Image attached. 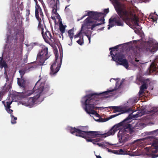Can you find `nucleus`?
I'll use <instances>...</instances> for the list:
<instances>
[{
	"instance_id": "f257e3e1",
	"label": "nucleus",
	"mask_w": 158,
	"mask_h": 158,
	"mask_svg": "<svg viewBox=\"0 0 158 158\" xmlns=\"http://www.w3.org/2000/svg\"><path fill=\"white\" fill-rule=\"evenodd\" d=\"M117 89H114L110 90H107L106 91L102 93H94L89 94L84 96L82 99L84 101V104L85 106L84 108L85 111L89 114L94 115L97 112L94 109L99 110L100 108H104L106 107H99L95 106L96 105V102L97 101L98 97L100 95H107L109 94H112L114 95L117 93Z\"/></svg>"
},
{
	"instance_id": "f03ea898",
	"label": "nucleus",
	"mask_w": 158,
	"mask_h": 158,
	"mask_svg": "<svg viewBox=\"0 0 158 158\" xmlns=\"http://www.w3.org/2000/svg\"><path fill=\"white\" fill-rule=\"evenodd\" d=\"M87 12V11H86ZM87 14L83 15L77 20L79 21L87 16L89 17L84 21L81 28L91 26L90 29L93 30L94 28L105 23L104 14L103 13H98L93 11H88Z\"/></svg>"
},
{
	"instance_id": "7ed1b4c3",
	"label": "nucleus",
	"mask_w": 158,
	"mask_h": 158,
	"mask_svg": "<svg viewBox=\"0 0 158 158\" xmlns=\"http://www.w3.org/2000/svg\"><path fill=\"white\" fill-rule=\"evenodd\" d=\"M127 120V119H125L113 127L117 131L119 129L118 137L120 143H124L128 141L129 135H132L134 132V128L131 125L125 123V122Z\"/></svg>"
},
{
	"instance_id": "20e7f679",
	"label": "nucleus",
	"mask_w": 158,
	"mask_h": 158,
	"mask_svg": "<svg viewBox=\"0 0 158 158\" xmlns=\"http://www.w3.org/2000/svg\"><path fill=\"white\" fill-rule=\"evenodd\" d=\"M68 129L72 134L76 133V136H79L85 138L87 142H92L94 144H96L97 142L101 140L99 138H96L94 139H91V138L100 137L101 134H99L98 132L96 131H85L75 127H69Z\"/></svg>"
},
{
	"instance_id": "39448f33",
	"label": "nucleus",
	"mask_w": 158,
	"mask_h": 158,
	"mask_svg": "<svg viewBox=\"0 0 158 158\" xmlns=\"http://www.w3.org/2000/svg\"><path fill=\"white\" fill-rule=\"evenodd\" d=\"M120 46V45H117L114 47L110 48H109L110 50H111L110 52V53L112 57V60L116 61V62H118L119 65H122L124 66L126 69H128L129 67V64L127 60L125 58L124 55L121 52H118L116 51L114 52L115 54H114L113 52L114 51L112 49H116Z\"/></svg>"
},
{
	"instance_id": "423d86ee",
	"label": "nucleus",
	"mask_w": 158,
	"mask_h": 158,
	"mask_svg": "<svg viewBox=\"0 0 158 158\" xmlns=\"http://www.w3.org/2000/svg\"><path fill=\"white\" fill-rule=\"evenodd\" d=\"M114 6L115 10L120 17H123V15L127 16L128 15L129 10L130 7H127L123 4L119 3L118 0H110Z\"/></svg>"
},
{
	"instance_id": "0eeeda50",
	"label": "nucleus",
	"mask_w": 158,
	"mask_h": 158,
	"mask_svg": "<svg viewBox=\"0 0 158 158\" xmlns=\"http://www.w3.org/2000/svg\"><path fill=\"white\" fill-rule=\"evenodd\" d=\"M48 48L45 46H43L37 56L36 60L38 62V65H45V61L48 59L50 56V52H48Z\"/></svg>"
},
{
	"instance_id": "6e6552de",
	"label": "nucleus",
	"mask_w": 158,
	"mask_h": 158,
	"mask_svg": "<svg viewBox=\"0 0 158 158\" xmlns=\"http://www.w3.org/2000/svg\"><path fill=\"white\" fill-rule=\"evenodd\" d=\"M50 87L48 85H45L44 83H41L37 88L35 90V93L37 94L33 97H31L29 101H32V103H34L35 101L41 96L42 93L45 94L47 93L49 90Z\"/></svg>"
},
{
	"instance_id": "1a4fd4ad",
	"label": "nucleus",
	"mask_w": 158,
	"mask_h": 158,
	"mask_svg": "<svg viewBox=\"0 0 158 158\" xmlns=\"http://www.w3.org/2000/svg\"><path fill=\"white\" fill-rule=\"evenodd\" d=\"M123 21L126 22L123 20L122 18L117 15L112 16L109 19V24L108 25V29H110L111 27L114 26H123Z\"/></svg>"
},
{
	"instance_id": "9d476101",
	"label": "nucleus",
	"mask_w": 158,
	"mask_h": 158,
	"mask_svg": "<svg viewBox=\"0 0 158 158\" xmlns=\"http://www.w3.org/2000/svg\"><path fill=\"white\" fill-rule=\"evenodd\" d=\"M128 15L125 16L123 15L122 18L125 21H130L131 20L134 22L135 26H138L139 25L138 23L139 19L136 15L134 14L131 8L129 10Z\"/></svg>"
},
{
	"instance_id": "9b49d317",
	"label": "nucleus",
	"mask_w": 158,
	"mask_h": 158,
	"mask_svg": "<svg viewBox=\"0 0 158 158\" xmlns=\"http://www.w3.org/2000/svg\"><path fill=\"white\" fill-rule=\"evenodd\" d=\"M128 15L125 16L123 15L122 18L125 21H130L131 20L134 22L135 26H138L139 25L138 23L139 19L136 15L134 14L131 8L129 10Z\"/></svg>"
},
{
	"instance_id": "f8f14e48",
	"label": "nucleus",
	"mask_w": 158,
	"mask_h": 158,
	"mask_svg": "<svg viewBox=\"0 0 158 158\" xmlns=\"http://www.w3.org/2000/svg\"><path fill=\"white\" fill-rule=\"evenodd\" d=\"M58 58L57 55H55V61L52 63L50 67V74L52 76L56 74L59 70L62 62V59H60V62L58 63L57 60Z\"/></svg>"
},
{
	"instance_id": "ddd939ff",
	"label": "nucleus",
	"mask_w": 158,
	"mask_h": 158,
	"mask_svg": "<svg viewBox=\"0 0 158 158\" xmlns=\"http://www.w3.org/2000/svg\"><path fill=\"white\" fill-rule=\"evenodd\" d=\"M47 1L48 3L50 5V6L53 8L52 12L56 15L57 19L60 18V15L57 12V4L59 2V0H47Z\"/></svg>"
},
{
	"instance_id": "4468645a",
	"label": "nucleus",
	"mask_w": 158,
	"mask_h": 158,
	"mask_svg": "<svg viewBox=\"0 0 158 158\" xmlns=\"http://www.w3.org/2000/svg\"><path fill=\"white\" fill-rule=\"evenodd\" d=\"M42 34L44 40L46 43L49 44L50 41L52 43H54L55 42V39L54 38V35L53 34V35H52L50 31H46L44 34L42 31Z\"/></svg>"
},
{
	"instance_id": "2eb2a0df",
	"label": "nucleus",
	"mask_w": 158,
	"mask_h": 158,
	"mask_svg": "<svg viewBox=\"0 0 158 158\" xmlns=\"http://www.w3.org/2000/svg\"><path fill=\"white\" fill-rule=\"evenodd\" d=\"M40 80H39L36 84H35V86L34 87L33 89L32 90H25L24 92H23L21 93V96L23 98H26L27 97H28L31 95V94L35 93V95L37 93H35V90L36 89V85L37 83H38L39 81Z\"/></svg>"
},
{
	"instance_id": "dca6fc26",
	"label": "nucleus",
	"mask_w": 158,
	"mask_h": 158,
	"mask_svg": "<svg viewBox=\"0 0 158 158\" xmlns=\"http://www.w3.org/2000/svg\"><path fill=\"white\" fill-rule=\"evenodd\" d=\"M150 80L149 79H147L144 80L143 81V84L140 86V90L139 92V94L140 96L143 95L144 93V89H147L148 86V83L149 84Z\"/></svg>"
},
{
	"instance_id": "f3484780",
	"label": "nucleus",
	"mask_w": 158,
	"mask_h": 158,
	"mask_svg": "<svg viewBox=\"0 0 158 158\" xmlns=\"http://www.w3.org/2000/svg\"><path fill=\"white\" fill-rule=\"evenodd\" d=\"M36 10L38 12V18H42L43 20L44 19V15L42 10L41 8H40V6H35V15L36 17Z\"/></svg>"
},
{
	"instance_id": "a211bd4d",
	"label": "nucleus",
	"mask_w": 158,
	"mask_h": 158,
	"mask_svg": "<svg viewBox=\"0 0 158 158\" xmlns=\"http://www.w3.org/2000/svg\"><path fill=\"white\" fill-rule=\"evenodd\" d=\"M9 100V99H8L7 98L6 100V105L4 104V106L5 107V109L7 112L10 114H11V113L13 112V110H12L10 109V108L11 107L10 105L12 103V101L10 102L9 101H8Z\"/></svg>"
},
{
	"instance_id": "6ab92c4d",
	"label": "nucleus",
	"mask_w": 158,
	"mask_h": 158,
	"mask_svg": "<svg viewBox=\"0 0 158 158\" xmlns=\"http://www.w3.org/2000/svg\"><path fill=\"white\" fill-rule=\"evenodd\" d=\"M154 137L148 136L147 137V139L150 140H153V142L152 144V146L154 147H155L158 148V139L153 140Z\"/></svg>"
},
{
	"instance_id": "aec40b11",
	"label": "nucleus",
	"mask_w": 158,
	"mask_h": 158,
	"mask_svg": "<svg viewBox=\"0 0 158 158\" xmlns=\"http://www.w3.org/2000/svg\"><path fill=\"white\" fill-rule=\"evenodd\" d=\"M115 153L119 155H127L128 154L127 151L125 149H122L117 150Z\"/></svg>"
},
{
	"instance_id": "412c9836",
	"label": "nucleus",
	"mask_w": 158,
	"mask_h": 158,
	"mask_svg": "<svg viewBox=\"0 0 158 158\" xmlns=\"http://www.w3.org/2000/svg\"><path fill=\"white\" fill-rule=\"evenodd\" d=\"M73 31L74 29L73 28L69 30L68 31V36H69L71 42V45L69 44L70 45H72V40L74 36Z\"/></svg>"
},
{
	"instance_id": "4be33fe9",
	"label": "nucleus",
	"mask_w": 158,
	"mask_h": 158,
	"mask_svg": "<svg viewBox=\"0 0 158 158\" xmlns=\"http://www.w3.org/2000/svg\"><path fill=\"white\" fill-rule=\"evenodd\" d=\"M117 131V130H116L113 127L107 133L105 134H103V135H106L107 134H108V135H107V136L110 135H113Z\"/></svg>"
},
{
	"instance_id": "5701e85b",
	"label": "nucleus",
	"mask_w": 158,
	"mask_h": 158,
	"mask_svg": "<svg viewBox=\"0 0 158 158\" xmlns=\"http://www.w3.org/2000/svg\"><path fill=\"white\" fill-rule=\"evenodd\" d=\"M117 131V130H116L113 127L107 133L105 134H103V135H106L107 134H108V135H107V136L110 135H113Z\"/></svg>"
},
{
	"instance_id": "b1692460",
	"label": "nucleus",
	"mask_w": 158,
	"mask_h": 158,
	"mask_svg": "<svg viewBox=\"0 0 158 158\" xmlns=\"http://www.w3.org/2000/svg\"><path fill=\"white\" fill-rule=\"evenodd\" d=\"M36 18L38 20L39 22V24L38 26V27L39 28H42V25L41 24L42 20L40 18H38V12H37V10H36Z\"/></svg>"
},
{
	"instance_id": "393cba45",
	"label": "nucleus",
	"mask_w": 158,
	"mask_h": 158,
	"mask_svg": "<svg viewBox=\"0 0 158 158\" xmlns=\"http://www.w3.org/2000/svg\"><path fill=\"white\" fill-rule=\"evenodd\" d=\"M107 108H112V109L114 110L113 112L116 113V112H119L121 111V110L118 107V106H109Z\"/></svg>"
},
{
	"instance_id": "a878e982",
	"label": "nucleus",
	"mask_w": 158,
	"mask_h": 158,
	"mask_svg": "<svg viewBox=\"0 0 158 158\" xmlns=\"http://www.w3.org/2000/svg\"><path fill=\"white\" fill-rule=\"evenodd\" d=\"M147 133L148 135H152L153 136H156L158 135V129L153 131L147 132Z\"/></svg>"
},
{
	"instance_id": "bb28decb",
	"label": "nucleus",
	"mask_w": 158,
	"mask_h": 158,
	"mask_svg": "<svg viewBox=\"0 0 158 158\" xmlns=\"http://www.w3.org/2000/svg\"><path fill=\"white\" fill-rule=\"evenodd\" d=\"M158 111V107H154L149 111V114H153Z\"/></svg>"
},
{
	"instance_id": "cd10ccee",
	"label": "nucleus",
	"mask_w": 158,
	"mask_h": 158,
	"mask_svg": "<svg viewBox=\"0 0 158 158\" xmlns=\"http://www.w3.org/2000/svg\"><path fill=\"white\" fill-rule=\"evenodd\" d=\"M19 13L18 12H14L12 16V19L16 21L17 18L18 19L19 18Z\"/></svg>"
},
{
	"instance_id": "c85d7f7f",
	"label": "nucleus",
	"mask_w": 158,
	"mask_h": 158,
	"mask_svg": "<svg viewBox=\"0 0 158 158\" xmlns=\"http://www.w3.org/2000/svg\"><path fill=\"white\" fill-rule=\"evenodd\" d=\"M23 81L24 82V81L23 80H21L20 81L19 80V78H18V85L20 86L21 87H22L23 88H25V85L23 83Z\"/></svg>"
},
{
	"instance_id": "c756f323",
	"label": "nucleus",
	"mask_w": 158,
	"mask_h": 158,
	"mask_svg": "<svg viewBox=\"0 0 158 158\" xmlns=\"http://www.w3.org/2000/svg\"><path fill=\"white\" fill-rule=\"evenodd\" d=\"M60 30L62 34L65 32V27L62 24L60 26Z\"/></svg>"
},
{
	"instance_id": "7c9ffc66",
	"label": "nucleus",
	"mask_w": 158,
	"mask_h": 158,
	"mask_svg": "<svg viewBox=\"0 0 158 158\" xmlns=\"http://www.w3.org/2000/svg\"><path fill=\"white\" fill-rule=\"evenodd\" d=\"M144 114L142 112V111L141 112L138 111L137 113L134 115V117L135 118H137L143 115Z\"/></svg>"
},
{
	"instance_id": "2f4dec72",
	"label": "nucleus",
	"mask_w": 158,
	"mask_h": 158,
	"mask_svg": "<svg viewBox=\"0 0 158 158\" xmlns=\"http://www.w3.org/2000/svg\"><path fill=\"white\" fill-rule=\"evenodd\" d=\"M158 50V44L155 46H153L151 49L152 52H155Z\"/></svg>"
},
{
	"instance_id": "473e14b6",
	"label": "nucleus",
	"mask_w": 158,
	"mask_h": 158,
	"mask_svg": "<svg viewBox=\"0 0 158 158\" xmlns=\"http://www.w3.org/2000/svg\"><path fill=\"white\" fill-rule=\"evenodd\" d=\"M5 87L6 85L2 87V90L0 91V94H2L3 95L5 93L7 92L5 90Z\"/></svg>"
},
{
	"instance_id": "72a5a7b5",
	"label": "nucleus",
	"mask_w": 158,
	"mask_h": 158,
	"mask_svg": "<svg viewBox=\"0 0 158 158\" xmlns=\"http://www.w3.org/2000/svg\"><path fill=\"white\" fill-rule=\"evenodd\" d=\"M158 152V148L154 147V148H153L151 152L152 154H151V155H152V154H153V153H156L157 152Z\"/></svg>"
},
{
	"instance_id": "f704fd0d",
	"label": "nucleus",
	"mask_w": 158,
	"mask_h": 158,
	"mask_svg": "<svg viewBox=\"0 0 158 158\" xmlns=\"http://www.w3.org/2000/svg\"><path fill=\"white\" fill-rule=\"evenodd\" d=\"M36 67H37V65H36L32 66L29 67L27 69V70L28 71H31L34 69L36 68Z\"/></svg>"
},
{
	"instance_id": "c9c22d12",
	"label": "nucleus",
	"mask_w": 158,
	"mask_h": 158,
	"mask_svg": "<svg viewBox=\"0 0 158 158\" xmlns=\"http://www.w3.org/2000/svg\"><path fill=\"white\" fill-rule=\"evenodd\" d=\"M122 113H119L118 114L111 115L110 117H109L108 118V120H109L111 118H113L115 117L116 116H118V115H119L120 114H121Z\"/></svg>"
},
{
	"instance_id": "e433bc0d",
	"label": "nucleus",
	"mask_w": 158,
	"mask_h": 158,
	"mask_svg": "<svg viewBox=\"0 0 158 158\" xmlns=\"http://www.w3.org/2000/svg\"><path fill=\"white\" fill-rule=\"evenodd\" d=\"M77 43L81 45H82L83 44V40L82 38V40H81L80 39L77 41Z\"/></svg>"
},
{
	"instance_id": "4c0bfd02",
	"label": "nucleus",
	"mask_w": 158,
	"mask_h": 158,
	"mask_svg": "<svg viewBox=\"0 0 158 158\" xmlns=\"http://www.w3.org/2000/svg\"><path fill=\"white\" fill-rule=\"evenodd\" d=\"M83 30V29H82L81 28V30L77 34L75 35L74 36V37L75 39H76L77 38H78L80 36L81 34V31Z\"/></svg>"
},
{
	"instance_id": "58836bf2",
	"label": "nucleus",
	"mask_w": 158,
	"mask_h": 158,
	"mask_svg": "<svg viewBox=\"0 0 158 158\" xmlns=\"http://www.w3.org/2000/svg\"><path fill=\"white\" fill-rule=\"evenodd\" d=\"M25 58L23 60V61L24 63H27V59L28 57V55L26 54L25 56Z\"/></svg>"
},
{
	"instance_id": "ea45409f",
	"label": "nucleus",
	"mask_w": 158,
	"mask_h": 158,
	"mask_svg": "<svg viewBox=\"0 0 158 158\" xmlns=\"http://www.w3.org/2000/svg\"><path fill=\"white\" fill-rule=\"evenodd\" d=\"M6 65V63L5 61H2L0 60V67L1 66L2 67Z\"/></svg>"
},
{
	"instance_id": "a19ab883",
	"label": "nucleus",
	"mask_w": 158,
	"mask_h": 158,
	"mask_svg": "<svg viewBox=\"0 0 158 158\" xmlns=\"http://www.w3.org/2000/svg\"><path fill=\"white\" fill-rule=\"evenodd\" d=\"M6 85V84H5ZM11 87V86L10 85H8L5 87V90L7 92L9 91Z\"/></svg>"
},
{
	"instance_id": "79ce46f5",
	"label": "nucleus",
	"mask_w": 158,
	"mask_h": 158,
	"mask_svg": "<svg viewBox=\"0 0 158 158\" xmlns=\"http://www.w3.org/2000/svg\"><path fill=\"white\" fill-rule=\"evenodd\" d=\"M42 5H43V7L44 11L45 12L46 14V13L48 11V10L47 9L46 7V6H45V4L44 3H42Z\"/></svg>"
},
{
	"instance_id": "37998d69",
	"label": "nucleus",
	"mask_w": 158,
	"mask_h": 158,
	"mask_svg": "<svg viewBox=\"0 0 158 158\" xmlns=\"http://www.w3.org/2000/svg\"><path fill=\"white\" fill-rule=\"evenodd\" d=\"M97 145H98L99 147H101L103 148L105 147L106 146L105 145L102 143H97Z\"/></svg>"
},
{
	"instance_id": "c03bdc74",
	"label": "nucleus",
	"mask_w": 158,
	"mask_h": 158,
	"mask_svg": "<svg viewBox=\"0 0 158 158\" xmlns=\"http://www.w3.org/2000/svg\"><path fill=\"white\" fill-rule=\"evenodd\" d=\"M134 52L135 53V55L136 56H137L138 55V54L139 53V50L138 49L136 51V52L135 51V50H134Z\"/></svg>"
},
{
	"instance_id": "a18cd8bd",
	"label": "nucleus",
	"mask_w": 158,
	"mask_h": 158,
	"mask_svg": "<svg viewBox=\"0 0 158 158\" xmlns=\"http://www.w3.org/2000/svg\"><path fill=\"white\" fill-rule=\"evenodd\" d=\"M99 119L100 120V121L101 122H105L108 120V119H103L101 117Z\"/></svg>"
},
{
	"instance_id": "49530a36",
	"label": "nucleus",
	"mask_w": 158,
	"mask_h": 158,
	"mask_svg": "<svg viewBox=\"0 0 158 158\" xmlns=\"http://www.w3.org/2000/svg\"><path fill=\"white\" fill-rule=\"evenodd\" d=\"M137 80L139 81L140 82H142V83H143V80H143L142 79L141 77H137Z\"/></svg>"
},
{
	"instance_id": "de8ad7c7",
	"label": "nucleus",
	"mask_w": 158,
	"mask_h": 158,
	"mask_svg": "<svg viewBox=\"0 0 158 158\" xmlns=\"http://www.w3.org/2000/svg\"><path fill=\"white\" fill-rule=\"evenodd\" d=\"M132 111V109L130 108H128V109L126 110L125 112H130Z\"/></svg>"
},
{
	"instance_id": "09e8293b",
	"label": "nucleus",
	"mask_w": 158,
	"mask_h": 158,
	"mask_svg": "<svg viewBox=\"0 0 158 158\" xmlns=\"http://www.w3.org/2000/svg\"><path fill=\"white\" fill-rule=\"evenodd\" d=\"M10 114V116L12 118H14L13 119H14V120H16L17 119V118L16 117H15L13 115V112L11 113V114Z\"/></svg>"
},
{
	"instance_id": "8fccbe9b",
	"label": "nucleus",
	"mask_w": 158,
	"mask_h": 158,
	"mask_svg": "<svg viewBox=\"0 0 158 158\" xmlns=\"http://www.w3.org/2000/svg\"><path fill=\"white\" fill-rule=\"evenodd\" d=\"M11 123L12 124H14L16 123V121L15 120H14V119H12V118Z\"/></svg>"
},
{
	"instance_id": "3c124183",
	"label": "nucleus",
	"mask_w": 158,
	"mask_h": 158,
	"mask_svg": "<svg viewBox=\"0 0 158 158\" xmlns=\"http://www.w3.org/2000/svg\"><path fill=\"white\" fill-rule=\"evenodd\" d=\"M109 11V10L108 8L104 10V12L106 14L108 13Z\"/></svg>"
},
{
	"instance_id": "603ef678",
	"label": "nucleus",
	"mask_w": 158,
	"mask_h": 158,
	"mask_svg": "<svg viewBox=\"0 0 158 158\" xmlns=\"http://www.w3.org/2000/svg\"><path fill=\"white\" fill-rule=\"evenodd\" d=\"M158 155V154H157V155H156V154H152V158H156V157H158V156H157V155Z\"/></svg>"
},
{
	"instance_id": "864d4df0",
	"label": "nucleus",
	"mask_w": 158,
	"mask_h": 158,
	"mask_svg": "<svg viewBox=\"0 0 158 158\" xmlns=\"http://www.w3.org/2000/svg\"><path fill=\"white\" fill-rule=\"evenodd\" d=\"M94 115L98 117H100V115L96 112Z\"/></svg>"
},
{
	"instance_id": "5fc2aeb1",
	"label": "nucleus",
	"mask_w": 158,
	"mask_h": 158,
	"mask_svg": "<svg viewBox=\"0 0 158 158\" xmlns=\"http://www.w3.org/2000/svg\"><path fill=\"white\" fill-rule=\"evenodd\" d=\"M141 2H147L149 1V0H141Z\"/></svg>"
},
{
	"instance_id": "6e6d98bb",
	"label": "nucleus",
	"mask_w": 158,
	"mask_h": 158,
	"mask_svg": "<svg viewBox=\"0 0 158 158\" xmlns=\"http://www.w3.org/2000/svg\"><path fill=\"white\" fill-rule=\"evenodd\" d=\"M34 1H35V6H37H37H39L38 4V2H37V0H34Z\"/></svg>"
},
{
	"instance_id": "4d7b16f0",
	"label": "nucleus",
	"mask_w": 158,
	"mask_h": 158,
	"mask_svg": "<svg viewBox=\"0 0 158 158\" xmlns=\"http://www.w3.org/2000/svg\"><path fill=\"white\" fill-rule=\"evenodd\" d=\"M51 18L53 19V20H55V16H52L51 17Z\"/></svg>"
},
{
	"instance_id": "13d9d810",
	"label": "nucleus",
	"mask_w": 158,
	"mask_h": 158,
	"mask_svg": "<svg viewBox=\"0 0 158 158\" xmlns=\"http://www.w3.org/2000/svg\"><path fill=\"white\" fill-rule=\"evenodd\" d=\"M97 158H102L100 156H97L96 155Z\"/></svg>"
},
{
	"instance_id": "bf43d9fd",
	"label": "nucleus",
	"mask_w": 158,
	"mask_h": 158,
	"mask_svg": "<svg viewBox=\"0 0 158 158\" xmlns=\"http://www.w3.org/2000/svg\"><path fill=\"white\" fill-rule=\"evenodd\" d=\"M2 95H3L2 94H0V101L1 100V98H2Z\"/></svg>"
},
{
	"instance_id": "052dcab7",
	"label": "nucleus",
	"mask_w": 158,
	"mask_h": 158,
	"mask_svg": "<svg viewBox=\"0 0 158 158\" xmlns=\"http://www.w3.org/2000/svg\"><path fill=\"white\" fill-rule=\"evenodd\" d=\"M106 144H108V145H112V144H110V143H109L108 142H106Z\"/></svg>"
},
{
	"instance_id": "680f3d73",
	"label": "nucleus",
	"mask_w": 158,
	"mask_h": 158,
	"mask_svg": "<svg viewBox=\"0 0 158 158\" xmlns=\"http://www.w3.org/2000/svg\"><path fill=\"white\" fill-rule=\"evenodd\" d=\"M69 6H66V7H65V10H67V9H68V10H69V8H68V9H67V7H68Z\"/></svg>"
},
{
	"instance_id": "e2e57ef3",
	"label": "nucleus",
	"mask_w": 158,
	"mask_h": 158,
	"mask_svg": "<svg viewBox=\"0 0 158 158\" xmlns=\"http://www.w3.org/2000/svg\"><path fill=\"white\" fill-rule=\"evenodd\" d=\"M3 55H2V57H0V59H1L0 60H2L3 59Z\"/></svg>"
},
{
	"instance_id": "0e129e2a",
	"label": "nucleus",
	"mask_w": 158,
	"mask_h": 158,
	"mask_svg": "<svg viewBox=\"0 0 158 158\" xmlns=\"http://www.w3.org/2000/svg\"><path fill=\"white\" fill-rule=\"evenodd\" d=\"M2 102L4 104H4H5V101H2Z\"/></svg>"
},
{
	"instance_id": "69168bd1",
	"label": "nucleus",
	"mask_w": 158,
	"mask_h": 158,
	"mask_svg": "<svg viewBox=\"0 0 158 158\" xmlns=\"http://www.w3.org/2000/svg\"><path fill=\"white\" fill-rule=\"evenodd\" d=\"M104 27H102V28L100 29V30H103V29H104Z\"/></svg>"
},
{
	"instance_id": "338daca9",
	"label": "nucleus",
	"mask_w": 158,
	"mask_h": 158,
	"mask_svg": "<svg viewBox=\"0 0 158 158\" xmlns=\"http://www.w3.org/2000/svg\"><path fill=\"white\" fill-rule=\"evenodd\" d=\"M135 61H136V62H139V60H136V59H135Z\"/></svg>"
},
{
	"instance_id": "774afa93",
	"label": "nucleus",
	"mask_w": 158,
	"mask_h": 158,
	"mask_svg": "<svg viewBox=\"0 0 158 158\" xmlns=\"http://www.w3.org/2000/svg\"><path fill=\"white\" fill-rule=\"evenodd\" d=\"M27 11H28V14H30V10H27Z\"/></svg>"
}]
</instances>
